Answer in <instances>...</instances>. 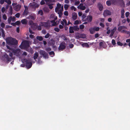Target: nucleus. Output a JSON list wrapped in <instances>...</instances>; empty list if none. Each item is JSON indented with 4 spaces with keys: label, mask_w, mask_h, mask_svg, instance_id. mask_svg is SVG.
<instances>
[{
    "label": "nucleus",
    "mask_w": 130,
    "mask_h": 130,
    "mask_svg": "<svg viewBox=\"0 0 130 130\" xmlns=\"http://www.w3.org/2000/svg\"><path fill=\"white\" fill-rule=\"evenodd\" d=\"M105 44V43L104 41L103 42H101L99 43V46L100 47H103L104 44Z\"/></svg>",
    "instance_id": "nucleus-36"
},
{
    "label": "nucleus",
    "mask_w": 130,
    "mask_h": 130,
    "mask_svg": "<svg viewBox=\"0 0 130 130\" xmlns=\"http://www.w3.org/2000/svg\"><path fill=\"white\" fill-rule=\"evenodd\" d=\"M76 37L79 38H86L85 35L84 34H80L78 33L76 35Z\"/></svg>",
    "instance_id": "nucleus-18"
},
{
    "label": "nucleus",
    "mask_w": 130,
    "mask_h": 130,
    "mask_svg": "<svg viewBox=\"0 0 130 130\" xmlns=\"http://www.w3.org/2000/svg\"><path fill=\"white\" fill-rule=\"evenodd\" d=\"M66 47L65 43L63 42L60 44L58 47V50H59L63 51L65 48Z\"/></svg>",
    "instance_id": "nucleus-7"
},
{
    "label": "nucleus",
    "mask_w": 130,
    "mask_h": 130,
    "mask_svg": "<svg viewBox=\"0 0 130 130\" xmlns=\"http://www.w3.org/2000/svg\"><path fill=\"white\" fill-rule=\"evenodd\" d=\"M85 26L83 25H81L79 26V28L81 29H83L84 28Z\"/></svg>",
    "instance_id": "nucleus-45"
},
{
    "label": "nucleus",
    "mask_w": 130,
    "mask_h": 130,
    "mask_svg": "<svg viewBox=\"0 0 130 130\" xmlns=\"http://www.w3.org/2000/svg\"><path fill=\"white\" fill-rule=\"evenodd\" d=\"M99 25L101 26L103 28H104L105 26V25L104 24H103L102 22L100 23L99 24Z\"/></svg>",
    "instance_id": "nucleus-53"
},
{
    "label": "nucleus",
    "mask_w": 130,
    "mask_h": 130,
    "mask_svg": "<svg viewBox=\"0 0 130 130\" xmlns=\"http://www.w3.org/2000/svg\"><path fill=\"white\" fill-rule=\"evenodd\" d=\"M57 7H58V8L60 9V8L61 9V5L60 4H59V3H58L57 4Z\"/></svg>",
    "instance_id": "nucleus-41"
},
{
    "label": "nucleus",
    "mask_w": 130,
    "mask_h": 130,
    "mask_svg": "<svg viewBox=\"0 0 130 130\" xmlns=\"http://www.w3.org/2000/svg\"><path fill=\"white\" fill-rule=\"evenodd\" d=\"M119 4L122 7L124 6V3L123 0H118L117 4Z\"/></svg>",
    "instance_id": "nucleus-17"
},
{
    "label": "nucleus",
    "mask_w": 130,
    "mask_h": 130,
    "mask_svg": "<svg viewBox=\"0 0 130 130\" xmlns=\"http://www.w3.org/2000/svg\"><path fill=\"white\" fill-rule=\"evenodd\" d=\"M116 30L117 28L116 27H114L113 29H111V34L110 35V37H111L113 36L114 32Z\"/></svg>",
    "instance_id": "nucleus-14"
},
{
    "label": "nucleus",
    "mask_w": 130,
    "mask_h": 130,
    "mask_svg": "<svg viewBox=\"0 0 130 130\" xmlns=\"http://www.w3.org/2000/svg\"><path fill=\"white\" fill-rule=\"evenodd\" d=\"M50 35L48 33H47L45 36L44 37L46 38H48L49 37Z\"/></svg>",
    "instance_id": "nucleus-49"
},
{
    "label": "nucleus",
    "mask_w": 130,
    "mask_h": 130,
    "mask_svg": "<svg viewBox=\"0 0 130 130\" xmlns=\"http://www.w3.org/2000/svg\"><path fill=\"white\" fill-rule=\"evenodd\" d=\"M7 43L10 45H17L18 43V41L15 38L11 37H9L6 39Z\"/></svg>",
    "instance_id": "nucleus-1"
},
{
    "label": "nucleus",
    "mask_w": 130,
    "mask_h": 130,
    "mask_svg": "<svg viewBox=\"0 0 130 130\" xmlns=\"http://www.w3.org/2000/svg\"><path fill=\"white\" fill-rule=\"evenodd\" d=\"M95 31H98L99 30L100 28L99 27H94Z\"/></svg>",
    "instance_id": "nucleus-56"
},
{
    "label": "nucleus",
    "mask_w": 130,
    "mask_h": 130,
    "mask_svg": "<svg viewBox=\"0 0 130 130\" xmlns=\"http://www.w3.org/2000/svg\"><path fill=\"white\" fill-rule=\"evenodd\" d=\"M83 4L82 3H80L79 5L78 6L77 8L82 10H85L86 7L84 6H83Z\"/></svg>",
    "instance_id": "nucleus-15"
},
{
    "label": "nucleus",
    "mask_w": 130,
    "mask_h": 130,
    "mask_svg": "<svg viewBox=\"0 0 130 130\" xmlns=\"http://www.w3.org/2000/svg\"><path fill=\"white\" fill-rule=\"evenodd\" d=\"M1 31L2 32V36L3 37H4L5 36L4 30L2 28H1Z\"/></svg>",
    "instance_id": "nucleus-30"
},
{
    "label": "nucleus",
    "mask_w": 130,
    "mask_h": 130,
    "mask_svg": "<svg viewBox=\"0 0 130 130\" xmlns=\"http://www.w3.org/2000/svg\"><path fill=\"white\" fill-rule=\"evenodd\" d=\"M21 22L22 24H26L27 23V21L26 19H24L22 20Z\"/></svg>",
    "instance_id": "nucleus-25"
},
{
    "label": "nucleus",
    "mask_w": 130,
    "mask_h": 130,
    "mask_svg": "<svg viewBox=\"0 0 130 130\" xmlns=\"http://www.w3.org/2000/svg\"><path fill=\"white\" fill-rule=\"evenodd\" d=\"M117 44L118 45L120 46H122L123 45V44L120 41L117 42Z\"/></svg>",
    "instance_id": "nucleus-47"
},
{
    "label": "nucleus",
    "mask_w": 130,
    "mask_h": 130,
    "mask_svg": "<svg viewBox=\"0 0 130 130\" xmlns=\"http://www.w3.org/2000/svg\"><path fill=\"white\" fill-rule=\"evenodd\" d=\"M44 0H42L40 2V4L41 5H42L45 4Z\"/></svg>",
    "instance_id": "nucleus-55"
},
{
    "label": "nucleus",
    "mask_w": 130,
    "mask_h": 130,
    "mask_svg": "<svg viewBox=\"0 0 130 130\" xmlns=\"http://www.w3.org/2000/svg\"><path fill=\"white\" fill-rule=\"evenodd\" d=\"M37 26V29L38 30H41L42 29L41 27L40 26H38V25L36 24Z\"/></svg>",
    "instance_id": "nucleus-51"
},
{
    "label": "nucleus",
    "mask_w": 130,
    "mask_h": 130,
    "mask_svg": "<svg viewBox=\"0 0 130 130\" xmlns=\"http://www.w3.org/2000/svg\"><path fill=\"white\" fill-rule=\"evenodd\" d=\"M86 17V14H83L82 16V17L83 19H85Z\"/></svg>",
    "instance_id": "nucleus-58"
},
{
    "label": "nucleus",
    "mask_w": 130,
    "mask_h": 130,
    "mask_svg": "<svg viewBox=\"0 0 130 130\" xmlns=\"http://www.w3.org/2000/svg\"><path fill=\"white\" fill-rule=\"evenodd\" d=\"M92 17L91 15H89L87 18L84 20L85 21H87L88 22H90L92 21Z\"/></svg>",
    "instance_id": "nucleus-11"
},
{
    "label": "nucleus",
    "mask_w": 130,
    "mask_h": 130,
    "mask_svg": "<svg viewBox=\"0 0 130 130\" xmlns=\"http://www.w3.org/2000/svg\"><path fill=\"white\" fill-rule=\"evenodd\" d=\"M51 22L50 21H47L46 22H40V26L45 27L49 28L51 26H53L52 25H51Z\"/></svg>",
    "instance_id": "nucleus-2"
},
{
    "label": "nucleus",
    "mask_w": 130,
    "mask_h": 130,
    "mask_svg": "<svg viewBox=\"0 0 130 130\" xmlns=\"http://www.w3.org/2000/svg\"><path fill=\"white\" fill-rule=\"evenodd\" d=\"M5 2L7 3L8 5H10L11 3V1L10 0H5Z\"/></svg>",
    "instance_id": "nucleus-35"
},
{
    "label": "nucleus",
    "mask_w": 130,
    "mask_h": 130,
    "mask_svg": "<svg viewBox=\"0 0 130 130\" xmlns=\"http://www.w3.org/2000/svg\"><path fill=\"white\" fill-rule=\"evenodd\" d=\"M100 21L102 22H103L104 21V19L103 18H100Z\"/></svg>",
    "instance_id": "nucleus-64"
},
{
    "label": "nucleus",
    "mask_w": 130,
    "mask_h": 130,
    "mask_svg": "<svg viewBox=\"0 0 130 130\" xmlns=\"http://www.w3.org/2000/svg\"><path fill=\"white\" fill-rule=\"evenodd\" d=\"M37 39L39 41H41L43 39V38L42 36H38L36 37Z\"/></svg>",
    "instance_id": "nucleus-31"
},
{
    "label": "nucleus",
    "mask_w": 130,
    "mask_h": 130,
    "mask_svg": "<svg viewBox=\"0 0 130 130\" xmlns=\"http://www.w3.org/2000/svg\"><path fill=\"white\" fill-rule=\"evenodd\" d=\"M21 8V6L19 4L17 5L14 7V10L16 11H19Z\"/></svg>",
    "instance_id": "nucleus-16"
},
{
    "label": "nucleus",
    "mask_w": 130,
    "mask_h": 130,
    "mask_svg": "<svg viewBox=\"0 0 130 130\" xmlns=\"http://www.w3.org/2000/svg\"><path fill=\"white\" fill-rule=\"evenodd\" d=\"M112 4L115 5L117 4L118 0H110Z\"/></svg>",
    "instance_id": "nucleus-28"
},
{
    "label": "nucleus",
    "mask_w": 130,
    "mask_h": 130,
    "mask_svg": "<svg viewBox=\"0 0 130 130\" xmlns=\"http://www.w3.org/2000/svg\"><path fill=\"white\" fill-rule=\"evenodd\" d=\"M69 29V33L70 34H72L74 32V28L73 26H71L70 27Z\"/></svg>",
    "instance_id": "nucleus-21"
},
{
    "label": "nucleus",
    "mask_w": 130,
    "mask_h": 130,
    "mask_svg": "<svg viewBox=\"0 0 130 130\" xmlns=\"http://www.w3.org/2000/svg\"><path fill=\"white\" fill-rule=\"evenodd\" d=\"M29 46V43L28 41L27 40H24L22 42L20 46V47L21 48H27Z\"/></svg>",
    "instance_id": "nucleus-3"
},
{
    "label": "nucleus",
    "mask_w": 130,
    "mask_h": 130,
    "mask_svg": "<svg viewBox=\"0 0 130 130\" xmlns=\"http://www.w3.org/2000/svg\"><path fill=\"white\" fill-rule=\"evenodd\" d=\"M38 14H40L41 15H43V13L42 10H40L38 11Z\"/></svg>",
    "instance_id": "nucleus-34"
},
{
    "label": "nucleus",
    "mask_w": 130,
    "mask_h": 130,
    "mask_svg": "<svg viewBox=\"0 0 130 130\" xmlns=\"http://www.w3.org/2000/svg\"><path fill=\"white\" fill-rule=\"evenodd\" d=\"M59 9L58 8V7H56L55 9V12L57 13V12H58L59 11Z\"/></svg>",
    "instance_id": "nucleus-61"
},
{
    "label": "nucleus",
    "mask_w": 130,
    "mask_h": 130,
    "mask_svg": "<svg viewBox=\"0 0 130 130\" xmlns=\"http://www.w3.org/2000/svg\"><path fill=\"white\" fill-rule=\"evenodd\" d=\"M111 2L110 0L107 1L106 2V5L108 6H110L111 5Z\"/></svg>",
    "instance_id": "nucleus-33"
},
{
    "label": "nucleus",
    "mask_w": 130,
    "mask_h": 130,
    "mask_svg": "<svg viewBox=\"0 0 130 130\" xmlns=\"http://www.w3.org/2000/svg\"><path fill=\"white\" fill-rule=\"evenodd\" d=\"M43 10L45 12L48 13L50 11V10L48 7H44L43 8Z\"/></svg>",
    "instance_id": "nucleus-22"
},
{
    "label": "nucleus",
    "mask_w": 130,
    "mask_h": 130,
    "mask_svg": "<svg viewBox=\"0 0 130 130\" xmlns=\"http://www.w3.org/2000/svg\"><path fill=\"white\" fill-rule=\"evenodd\" d=\"M46 50L47 51H51V49L50 47H48L46 49Z\"/></svg>",
    "instance_id": "nucleus-63"
},
{
    "label": "nucleus",
    "mask_w": 130,
    "mask_h": 130,
    "mask_svg": "<svg viewBox=\"0 0 130 130\" xmlns=\"http://www.w3.org/2000/svg\"><path fill=\"white\" fill-rule=\"evenodd\" d=\"M63 21L64 24L65 23L66 25H67V22L66 20V19H64L63 20Z\"/></svg>",
    "instance_id": "nucleus-62"
},
{
    "label": "nucleus",
    "mask_w": 130,
    "mask_h": 130,
    "mask_svg": "<svg viewBox=\"0 0 130 130\" xmlns=\"http://www.w3.org/2000/svg\"><path fill=\"white\" fill-rule=\"evenodd\" d=\"M83 46H86L87 47H89V45L87 43H85L83 44Z\"/></svg>",
    "instance_id": "nucleus-40"
},
{
    "label": "nucleus",
    "mask_w": 130,
    "mask_h": 130,
    "mask_svg": "<svg viewBox=\"0 0 130 130\" xmlns=\"http://www.w3.org/2000/svg\"><path fill=\"white\" fill-rule=\"evenodd\" d=\"M39 6L38 5L35 3H30L29 4V7L30 8L35 9L37 8H38Z\"/></svg>",
    "instance_id": "nucleus-8"
},
{
    "label": "nucleus",
    "mask_w": 130,
    "mask_h": 130,
    "mask_svg": "<svg viewBox=\"0 0 130 130\" xmlns=\"http://www.w3.org/2000/svg\"><path fill=\"white\" fill-rule=\"evenodd\" d=\"M1 26L3 28H4L5 26V24L4 23H2L1 25Z\"/></svg>",
    "instance_id": "nucleus-57"
},
{
    "label": "nucleus",
    "mask_w": 130,
    "mask_h": 130,
    "mask_svg": "<svg viewBox=\"0 0 130 130\" xmlns=\"http://www.w3.org/2000/svg\"><path fill=\"white\" fill-rule=\"evenodd\" d=\"M54 5V4L51 3L49 4L48 5V6H49V8L51 10L53 8V6H52Z\"/></svg>",
    "instance_id": "nucleus-32"
},
{
    "label": "nucleus",
    "mask_w": 130,
    "mask_h": 130,
    "mask_svg": "<svg viewBox=\"0 0 130 130\" xmlns=\"http://www.w3.org/2000/svg\"><path fill=\"white\" fill-rule=\"evenodd\" d=\"M110 12L109 10H106L103 12V15L104 17H106L108 15H111Z\"/></svg>",
    "instance_id": "nucleus-12"
},
{
    "label": "nucleus",
    "mask_w": 130,
    "mask_h": 130,
    "mask_svg": "<svg viewBox=\"0 0 130 130\" xmlns=\"http://www.w3.org/2000/svg\"><path fill=\"white\" fill-rule=\"evenodd\" d=\"M129 14V13L128 12H126L125 14V16L126 17H128Z\"/></svg>",
    "instance_id": "nucleus-60"
},
{
    "label": "nucleus",
    "mask_w": 130,
    "mask_h": 130,
    "mask_svg": "<svg viewBox=\"0 0 130 130\" xmlns=\"http://www.w3.org/2000/svg\"><path fill=\"white\" fill-rule=\"evenodd\" d=\"M98 7L99 8V10L102 11L103 8V7L102 5L100 3H98Z\"/></svg>",
    "instance_id": "nucleus-20"
},
{
    "label": "nucleus",
    "mask_w": 130,
    "mask_h": 130,
    "mask_svg": "<svg viewBox=\"0 0 130 130\" xmlns=\"http://www.w3.org/2000/svg\"><path fill=\"white\" fill-rule=\"evenodd\" d=\"M63 6H62L61 9H60L59 11L57 12L59 14V17H61L62 16L63 14L62 11H63Z\"/></svg>",
    "instance_id": "nucleus-13"
},
{
    "label": "nucleus",
    "mask_w": 130,
    "mask_h": 130,
    "mask_svg": "<svg viewBox=\"0 0 130 130\" xmlns=\"http://www.w3.org/2000/svg\"><path fill=\"white\" fill-rule=\"evenodd\" d=\"M112 43L113 45H114L116 44V42L115 40L114 39H112Z\"/></svg>",
    "instance_id": "nucleus-52"
},
{
    "label": "nucleus",
    "mask_w": 130,
    "mask_h": 130,
    "mask_svg": "<svg viewBox=\"0 0 130 130\" xmlns=\"http://www.w3.org/2000/svg\"><path fill=\"white\" fill-rule=\"evenodd\" d=\"M28 11L24 10L23 13V15H26L27 14H28Z\"/></svg>",
    "instance_id": "nucleus-37"
},
{
    "label": "nucleus",
    "mask_w": 130,
    "mask_h": 130,
    "mask_svg": "<svg viewBox=\"0 0 130 130\" xmlns=\"http://www.w3.org/2000/svg\"><path fill=\"white\" fill-rule=\"evenodd\" d=\"M64 14L66 16H68V12L67 11H65L64 12Z\"/></svg>",
    "instance_id": "nucleus-50"
},
{
    "label": "nucleus",
    "mask_w": 130,
    "mask_h": 130,
    "mask_svg": "<svg viewBox=\"0 0 130 130\" xmlns=\"http://www.w3.org/2000/svg\"><path fill=\"white\" fill-rule=\"evenodd\" d=\"M3 19L5 20H6L7 19V17L5 14H4L3 16Z\"/></svg>",
    "instance_id": "nucleus-46"
},
{
    "label": "nucleus",
    "mask_w": 130,
    "mask_h": 130,
    "mask_svg": "<svg viewBox=\"0 0 130 130\" xmlns=\"http://www.w3.org/2000/svg\"><path fill=\"white\" fill-rule=\"evenodd\" d=\"M26 62L25 66L26 68L28 69L30 68L32 66V63L27 60Z\"/></svg>",
    "instance_id": "nucleus-10"
},
{
    "label": "nucleus",
    "mask_w": 130,
    "mask_h": 130,
    "mask_svg": "<svg viewBox=\"0 0 130 130\" xmlns=\"http://www.w3.org/2000/svg\"><path fill=\"white\" fill-rule=\"evenodd\" d=\"M73 27L74 28V30L75 31H78L79 30V28L77 25L73 26Z\"/></svg>",
    "instance_id": "nucleus-24"
},
{
    "label": "nucleus",
    "mask_w": 130,
    "mask_h": 130,
    "mask_svg": "<svg viewBox=\"0 0 130 130\" xmlns=\"http://www.w3.org/2000/svg\"><path fill=\"white\" fill-rule=\"evenodd\" d=\"M15 23L16 24V25H19L20 24V22L19 21H17L15 22Z\"/></svg>",
    "instance_id": "nucleus-59"
},
{
    "label": "nucleus",
    "mask_w": 130,
    "mask_h": 130,
    "mask_svg": "<svg viewBox=\"0 0 130 130\" xmlns=\"http://www.w3.org/2000/svg\"><path fill=\"white\" fill-rule=\"evenodd\" d=\"M49 54L50 55H53V56H54L55 54L54 51H52L49 52Z\"/></svg>",
    "instance_id": "nucleus-42"
},
{
    "label": "nucleus",
    "mask_w": 130,
    "mask_h": 130,
    "mask_svg": "<svg viewBox=\"0 0 130 130\" xmlns=\"http://www.w3.org/2000/svg\"><path fill=\"white\" fill-rule=\"evenodd\" d=\"M12 17L10 16V17L8 19V23H10L11 22V21H12Z\"/></svg>",
    "instance_id": "nucleus-39"
},
{
    "label": "nucleus",
    "mask_w": 130,
    "mask_h": 130,
    "mask_svg": "<svg viewBox=\"0 0 130 130\" xmlns=\"http://www.w3.org/2000/svg\"><path fill=\"white\" fill-rule=\"evenodd\" d=\"M79 24V21L78 20L75 21L74 23V24L75 25H77Z\"/></svg>",
    "instance_id": "nucleus-48"
},
{
    "label": "nucleus",
    "mask_w": 130,
    "mask_h": 130,
    "mask_svg": "<svg viewBox=\"0 0 130 130\" xmlns=\"http://www.w3.org/2000/svg\"><path fill=\"white\" fill-rule=\"evenodd\" d=\"M38 56V54L36 52L34 54L33 58L34 60L37 59Z\"/></svg>",
    "instance_id": "nucleus-29"
},
{
    "label": "nucleus",
    "mask_w": 130,
    "mask_h": 130,
    "mask_svg": "<svg viewBox=\"0 0 130 130\" xmlns=\"http://www.w3.org/2000/svg\"><path fill=\"white\" fill-rule=\"evenodd\" d=\"M50 19H53V20L50 21L51 23H53L52 26H55L56 24V23L55 22V20L57 19V17L55 16L53 14H51L50 16Z\"/></svg>",
    "instance_id": "nucleus-4"
},
{
    "label": "nucleus",
    "mask_w": 130,
    "mask_h": 130,
    "mask_svg": "<svg viewBox=\"0 0 130 130\" xmlns=\"http://www.w3.org/2000/svg\"><path fill=\"white\" fill-rule=\"evenodd\" d=\"M71 10H74V11H76V9L74 6H72L71 7Z\"/></svg>",
    "instance_id": "nucleus-44"
},
{
    "label": "nucleus",
    "mask_w": 130,
    "mask_h": 130,
    "mask_svg": "<svg viewBox=\"0 0 130 130\" xmlns=\"http://www.w3.org/2000/svg\"><path fill=\"white\" fill-rule=\"evenodd\" d=\"M126 27L124 26H120L119 27L118 29V30L119 31H120L122 29L125 28Z\"/></svg>",
    "instance_id": "nucleus-27"
},
{
    "label": "nucleus",
    "mask_w": 130,
    "mask_h": 130,
    "mask_svg": "<svg viewBox=\"0 0 130 130\" xmlns=\"http://www.w3.org/2000/svg\"><path fill=\"white\" fill-rule=\"evenodd\" d=\"M54 30L57 32H59L60 30L58 28H55Z\"/></svg>",
    "instance_id": "nucleus-54"
},
{
    "label": "nucleus",
    "mask_w": 130,
    "mask_h": 130,
    "mask_svg": "<svg viewBox=\"0 0 130 130\" xmlns=\"http://www.w3.org/2000/svg\"><path fill=\"white\" fill-rule=\"evenodd\" d=\"M124 10L123 9H122L121 10V17L122 18H124Z\"/></svg>",
    "instance_id": "nucleus-26"
},
{
    "label": "nucleus",
    "mask_w": 130,
    "mask_h": 130,
    "mask_svg": "<svg viewBox=\"0 0 130 130\" xmlns=\"http://www.w3.org/2000/svg\"><path fill=\"white\" fill-rule=\"evenodd\" d=\"M20 13H18L15 15V16L17 18H19L20 17Z\"/></svg>",
    "instance_id": "nucleus-43"
},
{
    "label": "nucleus",
    "mask_w": 130,
    "mask_h": 130,
    "mask_svg": "<svg viewBox=\"0 0 130 130\" xmlns=\"http://www.w3.org/2000/svg\"><path fill=\"white\" fill-rule=\"evenodd\" d=\"M89 31L91 34H93L94 33L95 31L94 27H91L89 29Z\"/></svg>",
    "instance_id": "nucleus-23"
},
{
    "label": "nucleus",
    "mask_w": 130,
    "mask_h": 130,
    "mask_svg": "<svg viewBox=\"0 0 130 130\" xmlns=\"http://www.w3.org/2000/svg\"><path fill=\"white\" fill-rule=\"evenodd\" d=\"M9 55L10 57H11L10 58L9 57L8 55L5 54L4 55V57L6 59L7 61H10L13 59V58H12L13 54L11 53H10L9 54Z\"/></svg>",
    "instance_id": "nucleus-5"
},
{
    "label": "nucleus",
    "mask_w": 130,
    "mask_h": 130,
    "mask_svg": "<svg viewBox=\"0 0 130 130\" xmlns=\"http://www.w3.org/2000/svg\"><path fill=\"white\" fill-rule=\"evenodd\" d=\"M72 18L73 20L74 21L77 19V14L76 12H74L72 14Z\"/></svg>",
    "instance_id": "nucleus-19"
},
{
    "label": "nucleus",
    "mask_w": 130,
    "mask_h": 130,
    "mask_svg": "<svg viewBox=\"0 0 130 130\" xmlns=\"http://www.w3.org/2000/svg\"><path fill=\"white\" fill-rule=\"evenodd\" d=\"M40 54L43 56V57L45 58H48V55L47 53L43 50H41L40 52Z\"/></svg>",
    "instance_id": "nucleus-9"
},
{
    "label": "nucleus",
    "mask_w": 130,
    "mask_h": 130,
    "mask_svg": "<svg viewBox=\"0 0 130 130\" xmlns=\"http://www.w3.org/2000/svg\"><path fill=\"white\" fill-rule=\"evenodd\" d=\"M21 50L19 48L13 50L12 52L14 55L18 56L21 54Z\"/></svg>",
    "instance_id": "nucleus-6"
},
{
    "label": "nucleus",
    "mask_w": 130,
    "mask_h": 130,
    "mask_svg": "<svg viewBox=\"0 0 130 130\" xmlns=\"http://www.w3.org/2000/svg\"><path fill=\"white\" fill-rule=\"evenodd\" d=\"M69 6L67 4H65L64 6V8L65 10H67L69 7Z\"/></svg>",
    "instance_id": "nucleus-38"
}]
</instances>
